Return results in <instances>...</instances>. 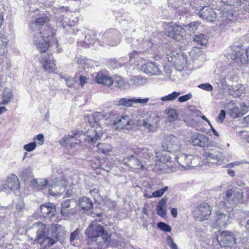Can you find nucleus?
<instances>
[{"mask_svg":"<svg viewBox=\"0 0 249 249\" xmlns=\"http://www.w3.org/2000/svg\"><path fill=\"white\" fill-rule=\"evenodd\" d=\"M168 189V186H165V187L160 189V190H158L154 192H153L151 196H147L148 198H151L152 197H160L162 196L165 192Z\"/></svg>","mask_w":249,"mask_h":249,"instance_id":"nucleus-46","label":"nucleus"},{"mask_svg":"<svg viewBox=\"0 0 249 249\" xmlns=\"http://www.w3.org/2000/svg\"><path fill=\"white\" fill-rule=\"evenodd\" d=\"M39 60L41 66L46 72L51 73L56 70V62L51 54H43L40 56Z\"/></svg>","mask_w":249,"mask_h":249,"instance_id":"nucleus-13","label":"nucleus"},{"mask_svg":"<svg viewBox=\"0 0 249 249\" xmlns=\"http://www.w3.org/2000/svg\"><path fill=\"white\" fill-rule=\"evenodd\" d=\"M185 29L178 25L169 26L165 30V34L169 37L176 40H180L185 34Z\"/></svg>","mask_w":249,"mask_h":249,"instance_id":"nucleus-15","label":"nucleus"},{"mask_svg":"<svg viewBox=\"0 0 249 249\" xmlns=\"http://www.w3.org/2000/svg\"><path fill=\"white\" fill-rule=\"evenodd\" d=\"M190 142L194 146L201 147H207L210 144L209 139L207 136L197 133L191 136Z\"/></svg>","mask_w":249,"mask_h":249,"instance_id":"nucleus-19","label":"nucleus"},{"mask_svg":"<svg viewBox=\"0 0 249 249\" xmlns=\"http://www.w3.org/2000/svg\"><path fill=\"white\" fill-rule=\"evenodd\" d=\"M105 204L107 205L109 209H113L116 206V202L110 199H107L105 202Z\"/></svg>","mask_w":249,"mask_h":249,"instance_id":"nucleus-61","label":"nucleus"},{"mask_svg":"<svg viewBox=\"0 0 249 249\" xmlns=\"http://www.w3.org/2000/svg\"><path fill=\"white\" fill-rule=\"evenodd\" d=\"M7 43V39L5 37H0V55H4Z\"/></svg>","mask_w":249,"mask_h":249,"instance_id":"nucleus-47","label":"nucleus"},{"mask_svg":"<svg viewBox=\"0 0 249 249\" xmlns=\"http://www.w3.org/2000/svg\"><path fill=\"white\" fill-rule=\"evenodd\" d=\"M149 101L148 98H144L143 99L136 98L135 97L132 98L133 104H145Z\"/></svg>","mask_w":249,"mask_h":249,"instance_id":"nucleus-53","label":"nucleus"},{"mask_svg":"<svg viewBox=\"0 0 249 249\" xmlns=\"http://www.w3.org/2000/svg\"><path fill=\"white\" fill-rule=\"evenodd\" d=\"M142 152L141 157L140 158L143 159H148L150 158L149 153L146 148H143V151Z\"/></svg>","mask_w":249,"mask_h":249,"instance_id":"nucleus-62","label":"nucleus"},{"mask_svg":"<svg viewBox=\"0 0 249 249\" xmlns=\"http://www.w3.org/2000/svg\"><path fill=\"white\" fill-rule=\"evenodd\" d=\"M133 153L136 156H138L139 158L141 157V154L142 153V151H143V148H141L138 147L133 148L132 150Z\"/></svg>","mask_w":249,"mask_h":249,"instance_id":"nucleus-63","label":"nucleus"},{"mask_svg":"<svg viewBox=\"0 0 249 249\" xmlns=\"http://www.w3.org/2000/svg\"><path fill=\"white\" fill-rule=\"evenodd\" d=\"M86 43L87 44H88L89 45H92V46H94L95 44L97 43L98 44L99 43V41H97V40H95L94 41V39H90V38L89 37L88 38L87 36L86 37V40H85Z\"/></svg>","mask_w":249,"mask_h":249,"instance_id":"nucleus-64","label":"nucleus"},{"mask_svg":"<svg viewBox=\"0 0 249 249\" xmlns=\"http://www.w3.org/2000/svg\"><path fill=\"white\" fill-rule=\"evenodd\" d=\"M35 32L33 38L34 44L36 46L37 49L41 53L46 52L49 49V39H46V36L41 31H33Z\"/></svg>","mask_w":249,"mask_h":249,"instance_id":"nucleus-12","label":"nucleus"},{"mask_svg":"<svg viewBox=\"0 0 249 249\" xmlns=\"http://www.w3.org/2000/svg\"><path fill=\"white\" fill-rule=\"evenodd\" d=\"M180 95V93L179 92L174 91L167 95L162 96L160 100L164 102L173 101Z\"/></svg>","mask_w":249,"mask_h":249,"instance_id":"nucleus-41","label":"nucleus"},{"mask_svg":"<svg viewBox=\"0 0 249 249\" xmlns=\"http://www.w3.org/2000/svg\"><path fill=\"white\" fill-rule=\"evenodd\" d=\"M77 202L72 199L64 200L61 204L60 213L64 217L72 216L76 211Z\"/></svg>","mask_w":249,"mask_h":249,"instance_id":"nucleus-14","label":"nucleus"},{"mask_svg":"<svg viewBox=\"0 0 249 249\" xmlns=\"http://www.w3.org/2000/svg\"><path fill=\"white\" fill-rule=\"evenodd\" d=\"M67 184L68 183L64 178H54L50 185V195L54 196H61L65 191Z\"/></svg>","mask_w":249,"mask_h":249,"instance_id":"nucleus-8","label":"nucleus"},{"mask_svg":"<svg viewBox=\"0 0 249 249\" xmlns=\"http://www.w3.org/2000/svg\"><path fill=\"white\" fill-rule=\"evenodd\" d=\"M166 241L171 249H178L177 244L174 242L171 236H167Z\"/></svg>","mask_w":249,"mask_h":249,"instance_id":"nucleus-52","label":"nucleus"},{"mask_svg":"<svg viewBox=\"0 0 249 249\" xmlns=\"http://www.w3.org/2000/svg\"><path fill=\"white\" fill-rule=\"evenodd\" d=\"M140 69L144 73L150 75H159L161 73L159 67L154 62H147L142 65Z\"/></svg>","mask_w":249,"mask_h":249,"instance_id":"nucleus-24","label":"nucleus"},{"mask_svg":"<svg viewBox=\"0 0 249 249\" xmlns=\"http://www.w3.org/2000/svg\"><path fill=\"white\" fill-rule=\"evenodd\" d=\"M99 153L107 155L111 151V146L109 144L98 143L97 145Z\"/></svg>","mask_w":249,"mask_h":249,"instance_id":"nucleus-40","label":"nucleus"},{"mask_svg":"<svg viewBox=\"0 0 249 249\" xmlns=\"http://www.w3.org/2000/svg\"><path fill=\"white\" fill-rule=\"evenodd\" d=\"M167 200L166 198H163L158 203L156 207L157 214L161 217H164L167 213Z\"/></svg>","mask_w":249,"mask_h":249,"instance_id":"nucleus-33","label":"nucleus"},{"mask_svg":"<svg viewBox=\"0 0 249 249\" xmlns=\"http://www.w3.org/2000/svg\"><path fill=\"white\" fill-rule=\"evenodd\" d=\"M157 227L160 230L166 232H170L172 230L171 227L169 225L162 222L158 223Z\"/></svg>","mask_w":249,"mask_h":249,"instance_id":"nucleus-49","label":"nucleus"},{"mask_svg":"<svg viewBox=\"0 0 249 249\" xmlns=\"http://www.w3.org/2000/svg\"><path fill=\"white\" fill-rule=\"evenodd\" d=\"M80 137L78 132L74 133L73 135H68L62 138L59 142L62 146L75 147V145L80 142V141L78 139Z\"/></svg>","mask_w":249,"mask_h":249,"instance_id":"nucleus-23","label":"nucleus"},{"mask_svg":"<svg viewBox=\"0 0 249 249\" xmlns=\"http://www.w3.org/2000/svg\"><path fill=\"white\" fill-rule=\"evenodd\" d=\"M193 41L200 45H205L207 43L206 36L203 34L196 35L194 37Z\"/></svg>","mask_w":249,"mask_h":249,"instance_id":"nucleus-42","label":"nucleus"},{"mask_svg":"<svg viewBox=\"0 0 249 249\" xmlns=\"http://www.w3.org/2000/svg\"><path fill=\"white\" fill-rule=\"evenodd\" d=\"M113 83L118 88H124L126 86V83L124 79L121 77H117L113 81Z\"/></svg>","mask_w":249,"mask_h":249,"instance_id":"nucleus-48","label":"nucleus"},{"mask_svg":"<svg viewBox=\"0 0 249 249\" xmlns=\"http://www.w3.org/2000/svg\"><path fill=\"white\" fill-rule=\"evenodd\" d=\"M88 123L90 127L85 132L86 141L89 143H95L103 135V130L99 124V121L103 119L104 116L101 112H96L89 115Z\"/></svg>","mask_w":249,"mask_h":249,"instance_id":"nucleus-2","label":"nucleus"},{"mask_svg":"<svg viewBox=\"0 0 249 249\" xmlns=\"http://www.w3.org/2000/svg\"><path fill=\"white\" fill-rule=\"evenodd\" d=\"M203 156L206 158L208 161H210L211 160L218 161L221 160L222 154L218 151L211 149L208 151H205L203 154Z\"/></svg>","mask_w":249,"mask_h":249,"instance_id":"nucleus-30","label":"nucleus"},{"mask_svg":"<svg viewBox=\"0 0 249 249\" xmlns=\"http://www.w3.org/2000/svg\"><path fill=\"white\" fill-rule=\"evenodd\" d=\"M122 163L132 169H141L143 167L142 161L133 155L123 158Z\"/></svg>","mask_w":249,"mask_h":249,"instance_id":"nucleus-22","label":"nucleus"},{"mask_svg":"<svg viewBox=\"0 0 249 249\" xmlns=\"http://www.w3.org/2000/svg\"><path fill=\"white\" fill-rule=\"evenodd\" d=\"M89 193L95 200L100 197L99 190L98 188H93L89 191Z\"/></svg>","mask_w":249,"mask_h":249,"instance_id":"nucleus-58","label":"nucleus"},{"mask_svg":"<svg viewBox=\"0 0 249 249\" xmlns=\"http://www.w3.org/2000/svg\"><path fill=\"white\" fill-rule=\"evenodd\" d=\"M132 125V122L128 116L117 117L113 122L114 126L118 129H128L131 127Z\"/></svg>","mask_w":249,"mask_h":249,"instance_id":"nucleus-20","label":"nucleus"},{"mask_svg":"<svg viewBox=\"0 0 249 249\" xmlns=\"http://www.w3.org/2000/svg\"><path fill=\"white\" fill-rule=\"evenodd\" d=\"M192 96V94L191 93H189L187 94L179 97L178 101L180 103H183L191 99Z\"/></svg>","mask_w":249,"mask_h":249,"instance_id":"nucleus-55","label":"nucleus"},{"mask_svg":"<svg viewBox=\"0 0 249 249\" xmlns=\"http://www.w3.org/2000/svg\"><path fill=\"white\" fill-rule=\"evenodd\" d=\"M79 205L83 210H89L93 207V203L91 200L86 197L80 198L78 200Z\"/></svg>","mask_w":249,"mask_h":249,"instance_id":"nucleus-36","label":"nucleus"},{"mask_svg":"<svg viewBox=\"0 0 249 249\" xmlns=\"http://www.w3.org/2000/svg\"><path fill=\"white\" fill-rule=\"evenodd\" d=\"M217 240L221 246L229 247L236 243L234 235L231 232L225 231L221 232Z\"/></svg>","mask_w":249,"mask_h":249,"instance_id":"nucleus-17","label":"nucleus"},{"mask_svg":"<svg viewBox=\"0 0 249 249\" xmlns=\"http://www.w3.org/2000/svg\"><path fill=\"white\" fill-rule=\"evenodd\" d=\"M167 114L168 115V118L170 122L175 120L177 118V114L175 109H168L167 112Z\"/></svg>","mask_w":249,"mask_h":249,"instance_id":"nucleus-50","label":"nucleus"},{"mask_svg":"<svg viewBox=\"0 0 249 249\" xmlns=\"http://www.w3.org/2000/svg\"><path fill=\"white\" fill-rule=\"evenodd\" d=\"M36 146V142H30L28 144H25L23 146L24 150L28 152H31L34 150Z\"/></svg>","mask_w":249,"mask_h":249,"instance_id":"nucleus-51","label":"nucleus"},{"mask_svg":"<svg viewBox=\"0 0 249 249\" xmlns=\"http://www.w3.org/2000/svg\"><path fill=\"white\" fill-rule=\"evenodd\" d=\"M221 1L226 5H232L234 4H239L241 0H221Z\"/></svg>","mask_w":249,"mask_h":249,"instance_id":"nucleus-57","label":"nucleus"},{"mask_svg":"<svg viewBox=\"0 0 249 249\" xmlns=\"http://www.w3.org/2000/svg\"><path fill=\"white\" fill-rule=\"evenodd\" d=\"M197 13L200 18L209 22L213 21L216 18V14L215 11L208 6L201 8Z\"/></svg>","mask_w":249,"mask_h":249,"instance_id":"nucleus-21","label":"nucleus"},{"mask_svg":"<svg viewBox=\"0 0 249 249\" xmlns=\"http://www.w3.org/2000/svg\"><path fill=\"white\" fill-rule=\"evenodd\" d=\"M173 161H171V164L175 165L177 162L179 165L184 168H193L198 165L200 163V158L197 155H186L182 152L179 155L173 158Z\"/></svg>","mask_w":249,"mask_h":249,"instance_id":"nucleus-4","label":"nucleus"},{"mask_svg":"<svg viewBox=\"0 0 249 249\" xmlns=\"http://www.w3.org/2000/svg\"><path fill=\"white\" fill-rule=\"evenodd\" d=\"M39 31H41L44 34H42L43 36H46V39H48V37L49 36H52L54 34V31L53 29L50 26L45 25L42 30H40Z\"/></svg>","mask_w":249,"mask_h":249,"instance_id":"nucleus-44","label":"nucleus"},{"mask_svg":"<svg viewBox=\"0 0 249 249\" xmlns=\"http://www.w3.org/2000/svg\"><path fill=\"white\" fill-rule=\"evenodd\" d=\"M8 193L10 191L18 190L19 188L20 184L18 177L15 175H11L5 180Z\"/></svg>","mask_w":249,"mask_h":249,"instance_id":"nucleus-26","label":"nucleus"},{"mask_svg":"<svg viewBox=\"0 0 249 249\" xmlns=\"http://www.w3.org/2000/svg\"><path fill=\"white\" fill-rule=\"evenodd\" d=\"M12 65L10 60L5 55H0V81L4 80V77L10 76Z\"/></svg>","mask_w":249,"mask_h":249,"instance_id":"nucleus-18","label":"nucleus"},{"mask_svg":"<svg viewBox=\"0 0 249 249\" xmlns=\"http://www.w3.org/2000/svg\"><path fill=\"white\" fill-rule=\"evenodd\" d=\"M168 60L177 67H180L183 68L187 63V55L171 51L167 54Z\"/></svg>","mask_w":249,"mask_h":249,"instance_id":"nucleus-16","label":"nucleus"},{"mask_svg":"<svg viewBox=\"0 0 249 249\" xmlns=\"http://www.w3.org/2000/svg\"><path fill=\"white\" fill-rule=\"evenodd\" d=\"M121 33L115 29L107 30L102 36L103 43L111 46L118 45L121 41Z\"/></svg>","mask_w":249,"mask_h":249,"instance_id":"nucleus-9","label":"nucleus"},{"mask_svg":"<svg viewBox=\"0 0 249 249\" xmlns=\"http://www.w3.org/2000/svg\"><path fill=\"white\" fill-rule=\"evenodd\" d=\"M49 19L47 17H39L35 20L31 22L30 24V28L33 31L37 30L38 31L41 29V27H43V24L48 21Z\"/></svg>","mask_w":249,"mask_h":249,"instance_id":"nucleus-29","label":"nucleus"},{"mask_svg":"<svg viewBox=\"0 0 249 249\" xmlns=\"http://www.w3.org/2000/svg\"><path fill=\"white\" fill-rule=\"evenodd\" d=\"M62 78L65 80L68 87L71 88L73 86L75 81L72 77L64 76Z\"/></svg>","mask_w":249,"mask_h":249,"instance_id":"nucleus-59","label":"nucleus"},{"mask_svg":"<svg viewBox=\"0 0 249 249\" xmlns=\"http://www.w3.org/2000/svg\"><path fill=\"white\" fill-rule=\"evenodd\" d=\"M193 217L197 221H203L207 220L211 214L210 206L203 202L197 205L192 211Z\"/></svg>","mask_w":249,"mask_h":249,"instance_id":"nucleus-10","label":"nucleus"},{"mask_svg":"<svg viewBox=\"0 0 249 249\" xmlns=\"http://www.w3.org/2000/svg\"><path fill=\"white\" fill-rule=\"evenodd\" d=\"M199 25V23L198 22L194 21L191 22L189 24L183 25L184 28L186 30L190 31L191 32H195L196 31Z\"/></svg>","mask_w":249,"mask_h":249,"instance_id":"nucleus-45","label":"nucleus"},{"mask_svg":"<svg viewBox=\"0 0 249 249\" xmlns=\"http://www.w3.org/2000/svg\"><path fill=\"white\" fill-rule=\"evenodd\" d=\"M159 117L154 113H151L148 115L138 119L137 124L138 126L142 127L148 131L154 132L158 127Z\"/></svg>","mask_w":249,"mask_h":249,"instance_id":"nucleus-6","label":"nucleus"},{"mask_svg":"<svg viewBox=\"0 0 249 249\" xmlns=\"http://www.w3.org/2000/svg\"><path fill=\"white\" fill-rule=\"evenodd\" d=\"M86 235L89 238L97 241L101 237L104 243L107 245L109 243L111 234L104 229L100 221H92L88 226L85 231Z\"/></svg>","mask_w":249,"mask_h":249,"instance_id":"nucleus-3","label":"nucleus"},{"mask_svg":"<svg viewBox=\"0 0 249 249\" xmlns=\"http://www.w3.org/2000/svg\"><path fill=\"white\" fill-rule=\"evenodd\" d=\"M226 117V112L224 110H221L218 116L217 117L216 120L222 123Z\"/></svg>","mask_w":249,"mask_h":249,"instance_id":"nucleus-60","label":"nucleus"},{"mask_svg":"<svg viewBox=\"0 0 249 249\" xmlns=\"http://www.w3.org/2000/svg\"><path fill=\"white\" fill-rule=\"evenodd\" d=\"M34 226L38 228L36 240L37 241V242H39V240L45 236L46 227L45 224L39 222L35 223Z\"/></svg>","mask_w":249,"mask_h":249,"instance_id":"nucleus-34","label":"nucleus"},{"mask_svg":"<svg viewBox=\"0 0 249 249\" xmlns=\"http://www.w3.org/2000/svg\"><path fill=\"white\" fill-rule=\"evenodd\" d=\"M55 207L53 204L49 202L40 206V212L45 217L51 218L54 215Z\"/></svg>","mask_w":249,"mask_h":249,"instance_id":"nucleus-27","label":"nucleus"},{"mask_svg":"<svg viewBox=\"0 0 249 249\" xmlns=\"http://www.w3.org/2000/svg\"><path fill=\"white\" fill-rule=\"evenodd\" d=\"M239 16V14L234 10H229L222 13L219 20L223 23L234 22Z\"/></svg>","mask_w":249,"mask_h":249,"instance_id":"nucleus-25","label":"nucleus"},{"mask_svg":"<svg viewBox=\"0 0 249 249\" xmlns=\"http://www.w3.org/2000/svg\"><path fill=\"white\" fill-rule=\"evenodd\" d=\"M214 218L215 224L219 228H224L227 224L229 215L220 212H217L215 214Z\"/></svg>","mask_w":249,"mask_h":249,"instance_id":"nucleus-28","label":"nucleus"},{"mask_svg":"<svg viewBox=\"0 0 249 249\" xmlns=\"http://www.w3.org/2000/svg\"><path fill=\"white\" fill-rule=\"evenodd\" d=\"M42 239H43L42 240H39V242L38 243H40L43 248L49 247L53 245L55 243V240L49 236H44Z\"/></svg>","mask_w":249,"mask_h":249,"instance_id":"nucleus-39","label":"nucleus"},{"mask_svg":"<svg viewBox=\"0 0 249 249\" xmlns=\"http://www.w3.org/2000/svg\"><path fill=\"white\" fill-rule=\"evenodd\" d=\"M118 106L132 107L133 101L132 98H122L119 99L117 104Z\"/></svg>","mask_w":249,"mask_h":249,"instance_id":"nucleus-43","label":"nucleus"},{"mask_svg":"<svg viewBox=\"0 0 249 249\" xmlns=\"http://www.w3.org/2000/svg\"><path fill=\"white\" fill-rule=\"evenodd\" d=\"M182 141L174 135H169L165 137L162 147L168 153H162L155 151L156 160L161 162L169 163L168 167H172L171 161H173V158L180 154L182 149Z\"/></svg>","mask_w":249,"mask_h":249,"instance_id":"nucleus-1","label":"nucleus"},{"mask_svg":"<svg viewBox=\"0 0 249 249\" xmlns=\"http://www.w3.org/2000/svg\"><path fill=\"white\" fill-rule=\"evenodd\" d=\"M80 231L79 229H76L74 231L71 233L70 237V241H71V242H72L74 240H76L78 238Z\"/></svg>","mask_w":249,"mask_h":249,"instance_id":"nucleus-54","label":"nucleus"},{"mask_svg":"<svg viewBox=\"0 0 249 249\" xmlns=\"http://www.w3.org/2000/svg\"><path fill=\"white\" fill-rule=\"evenodd\" d=\"M13 92L9 88H5L2 93V101L0 102V105L8 104L13 98Z\"/></svg>","mask_w":249,"mask_h":249,"instance_id":"nucleus-35","label":"nucleus"},{"mask_svg":"<svg viewBox=\"0 0 249 249\" xmlns=\"http://www.w3.org/2000/svg\"><path fill=\"white\" fill-rule=\"evenodd\" d=\"M130 82L132 84L139 87L147 84L148 79L141 76H132L130 79Z\"/></svg>","mask_w":249,"mask_h":249,"instance_id":"nucleus-37","label":"nucleus"},{"mask_svg":"<svg viewBox=\"0 0 249 249\" xmlns=\"http://www.w3.org/2000/svg\"><path fill=\"white\" fill-rule=\"evenodd\" d=\"M223 199L226 205L234 206L243 201V192L241 189L238 188L229 189L226 192Z\"/></svg>","mask_w":249,"mask_h":249,"instance_id":"nucleus-7","label":"nucleus"},{"mask_svg":"<svg viewBox=\"0 0 249 249\" xmlns=\"http://www.w3.org/2000/svg\"><path fill=\"white\" fill-rule=\"evenodd\" d=\"M32 168L30 166L23 168L19 173L18 176L22 179L26 180L32 177Z\"/></svg>","mask_w":249,"mask_h":249,"instance_id":"nucleus-38","label":"nucleus"},{"mask_svg":"<svg viewBox=\"0 0 249 249\" xmlns=\"http://www.w3.org/2000/svg\"><path fill=\"white\" fill-rule=\"evenodd\" d=\"M97 83L105 85L110 86L113 84V80L108 75L103 72L98 73L95 77Z\"/></svg>","mask_w":249,"mask_h":249,"instance_id":"nucleus-31","label":"nucleus"},{"mask_svg":"<svg viewBox=\"0 0 249 249\" xmlns=\"http://www.w3.org/2000/svg\"><path fill=\"white\" fill-rule=\"evenodd\" d=\"M228 54L238 64H249V47L245 50L239 46H233L230 48Z\"/></svg>","mask_w":249,"mask_h":249,"instance_id":"nucleus-5","label":"nucleus"},{"mask_svg":"<svg viewBox=\"0 0 249 249\" xmlns=\"http://www.w3.org/2000/svg\"><path fill=\"white\" fill-rule=\"evenodd\" d=\"M198 87L200 89H201L203 90L211 91L213 90V88L212 86L208 83L201 84L198 86Z\"/></svg>","mask_w":249,"mask_h":249,"instance_id":"nucleus-56","label":"nucleus"},{"mask_svg":"<svg viewBox=\"0 0 249 249\" xmlns=\"http://www.w3.org/2000/svg\"><path fill=\"white\" fill-rule=\"evenodd\" d=\"M241 107H242L241 111L237 107L231 108L229 111L230 116L233 118L242 117L247 111L249 107L244 103L241 104Z\"/></svg>","mask_w":249,"mask_h":249,"instance_id":"nucleus-32","label":"nucleus"},{"mask_svg":"<svg viewBox=\"0 0 249 249\" xmlns=\"http://www.w3.org/2000/svg\"><path fill=\"white\" fill-rule=\"evenodd\" d=\"M132 46L134 48H137L138 49H142V50L134 51L132 53L130 54L129 59L130 60L133 59H136L138 57L137 56L138 54L143 53L145 52L149 51V49H151L153 47V43L148 39H137L132 44Z\"/></svg>","mask_w":249,"mask_h":249,"instance_id":"nucleus-11","label":"nucleus"}]
</instances>
